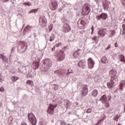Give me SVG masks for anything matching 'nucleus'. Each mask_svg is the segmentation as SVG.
I'll list each match as a JSON object with an SVG mask.
<instances>
[{
  "mask_svg": "<svg viewBox=\"0 0 125 125\" xmlns=\"http://www.w3.org/2000/svg\"><path fill=\"white\" fill-rule=\"evenodd\" d=\"M23 5H24L25 6H32V3H31V2L30 1H28V2H25V3H23Z\"/></svg>",
  "mask_w": 125,
  "mask_h": 125,
  "instance_id": "bb28decb",
  "label": "nucleus"
},
{
  "mask_svg": "<svg viewBox=\"0 0 125 125\" xmlns=\"http://www.w3.org/2000/svg\"><path fill=\"white\" fill-rule=\"evenodd\" d=\"M57 3H58V2L56 0H54L51 2V4L54 8V10H55V9L57 8V6H58Z\"/></svg>",
  "mask_w": 125,
  "mask_h": 125,
  "instance_id": "412c9836",
  "label": "nucleus"
},
{
  "mask_svg": "<svg viewBox=\"0 0 125 125\" xmlns=\"http://www.w3.org/2000/svg\"><path fill=\"white\" fill-rule=\"evenodd\" d=\"M54 39H55V37L54 36V34H51L50 39H49V41L50 42H53V41H54Z\"/></svg>",
  "mask_w": 125,
  "mask_h": 125,
  "instance_id": "cd10ccee",
  "label": "nucleus"
},
{
  "mask_svg": "<svg viewBox=\"0 0 125 125\" xmlns=\"http://www.w3.org/2000/svg\"><path fill=\"white\" fill-rule=\"evenodd\" d=\"M101 61L102 63H104V64H108L109 62L106 57H103L101 59Z\"/></svg>",
  "mask_w": 125,
  "mask_h": 125,
  "instance_id": "b1692460",
  "label": "nucleus"
},
{
  "mask_svg": "<svg viewBox=\"0 0 125 125\" xmlns=\"http://www.w3.org/2000/svg\"><path fill=\"white\" fill-rule=\"evenodd\" d=\"M114 110V109L113 108H111L109 109V112H112V111H113Z\"/></svg>",
  "mask_w": 125,
  "mask_h": 125,
  "instance_id": "13d9d810",
  "label": "nucleus"
},
{
  "mask_svg": "<svg viewBox=\"0 0 125 125\" xmlns=\"http://www.w3.org/2000/svg\"><path fill=\"white\" fill-rule=\"evenodd\" d=\"M26 83L27 84H29L30 85H31V86L33 85V82L32 81L27 80L26 81Z\"/></svg>",
  "mask_w": 125,
  "mask_h": 125,
  "instance_id": "f704fd0d",
  "label": "nucleus"
},
{
  "mask_svg": "<svg viewBox=\"0 0 125 125\" xmlns=\"http://www.w3.org/2000/svg\"><path fill=\"white\" fill-rule=\"evenodd\" d=\"M114 46L115 47H119V44H118V42H116L115 44H114Z\"/></svg>",
  "mask_w": 125,
  "mask_h": 125,
  "instance_id": "8fccbe9b",
  "label": "nucleus"
},
{
  "mask_svg": "<svg viewBox=\"0 0 125 125\" xmlns=\"http://www.w3.org/2000/svg\"><path fill=\"white\" fill-rule=\"evenodd\" d=\"M106 29L105 28H101L99 29L98 35L99 36H101L102 37H105L106 35Z\"/></svg>",
  "mask_w": 125,
  "mask_h": 125,
  "instance_id": "ddd939ff",
  "label": "nucleus"
},
{
  "mask_svg": "<svg viewBox=\"0 0 125 125\" xmlns=\"http://www.w3.org/2000/svg\"><path fill=\"white\" fill-rule=\"evenodd\" d=\"M100 124V123L98 121L97 123L96 124V125H99Z\"/></svg>",
  "mask_w": 125,
  "mask_h": 125,
  "instance_id": "0e129e2a",
  "label": "nucleus"
},
{
  "mask_svg": "<svg viewBox=\"0 0 125 125\" xmlns=\"http://www.w3.org/2000/svg\"><path fill=\"white\" fill-rule=\"evenodd\" d=\"M27 45H28V44L26 42H20V44L18 47V51H19L20 53H24V52L27 50V48H28Z\"/></svg>",
  "mask_w": 125,
  "mask_h": 125,
  "instance_id": "f257e3e1",
  "label": "nucleus"
},
{
  "mask_svg": "<svg viewBox=\"0 0 125 125\" xmlns=\"http://www.w3.org/2000/svg\"><path fill=\"white\" fill-rule=\"evenodd\" d=\"M115 81L114 79H111L110 81L107 83V86L108 88H113L114 87V85H115Z\"/></svg>",
  "mask_w": 125,
  "mask_h": 125,
  "instance_id": "f3484780",
  "label": "nucleus"
},
{
  "mask_svg": "<svg viewBox=\"0 0 125 125\" xmlns=\"http://www.w3.org/2000/svg\"><path fill=\"white\" fill-rule=\"evenodd\" d=\"M54 89H55V90H57L58 89L59 85L56 84H54Z\"/></svg>",
  "mask_w": 125,
  "mask_h": 125,
  "instance_id": "e433bc0d",
  "label": "nucleus"
},
{
  "mask_svg": "<svg viewBox=\"0 0 125 125\" xmlns=\"http://www.w3.org/2000/svg\"><path fill=\"white\" fill-rule=\"evenodd\" d=\"M103 7L104 10H107L109 9V6L111 4V2L108 1V0H105L104 2H103Z\"/></svg>",
  "mask_w": 125,
  "mask_h": 125,
  "instance_id": "2eb2a0df",
  "label": "nucleus"
},
{
  "mask_svg": "<svg viewBox=\"0 0 125 125\" xmlns=\"http://www.w3.org/2000/svg\"><path fill=\"white\" fill-rule=\"evenodd\" d=\"M91 96L93 97H96L98 95V91L96 89L93 90V91L91 93Z\"/></svg>",
  "mask_w": 125,
  "mask_h": 125,
  "instance_id": "5701e85b",
  "label": "nucleus"
},
{
  "mask_svg": "<svg viewBox=\"0 0 125 125\" xmlns=\"http://www.w3.org/2000/svg\"><path fill=\"white\" fill-rule=\"evenodd\" d=\"M60 124H61V125H67V124L65 122L62 121L60 122Z\"/></svg>",
  "mask_w": 125,
  "mask_h": 125,
  "instance_id": "79ce46f5",
  "label": "nucleus"
},
{
  "mask_svg": "<svg viewBox=\"0 0 125 125\" xmlns=\"http://www.w3.org/2000/svg\"><path fill=\"white\" fill-rule=\"evenodd\" d=\"M9 120H10V121H11V122L12 121V117L11 116H10L9 117Z\"/></svg>",
  "mask_w": 125,
  "mask_h": 125,
  "instance_id": "4d7b16f0",
  "label": "nucleus"
},
{
  "mask_svg": "<svg viewBox=\"0 0 125 125\" xmlns=\"http://www.w3.org/2000/svg\"><path fill=\"white\" fill-rule=\"evenodd\" d=\"M67 71H68V73H67V76H69V74H73L74 73L73 71H70L69 69H68Z\"/></svg>",
  "mask_w": 125,
  "mask_h": 125,
  "instance_id": "37998d69",
  "label": "nucleus"
},
{
  "mask_svg": "<svg viewBox=\"0 0 125 125\" xmlns=\"http://www.w3.org/2000/svg\"><path fill=\"white\" fill-rule=\"evenodd\" d=\"M15 49V47H13L12 48V50L11 51V54L10 55V59H9V60L10 61H11V56H12V52H14V50Z\"/></svg>",
  "mask_w": 125,
  "mask_h": 125,
  "instance_id": "c85d7f7f",
  "label": "nucleus"
},
{
  "mask_svg": "<svg viewBox=\"0 0 125 125\" xmlns=\"http://www.w3.org/2000/svg\"><path fill=\"white\" fill-rule=\"evenodd\" d=\"M33 65L34 66V69L37 70V69H39V67H40V62H35L33 63Z\"/></svg>",
  "mask_w": 125,
  "mask_h": 125,
  "instance_id": "393cba45",
  "label": "nucleus"
},
{
  "mask_svg": "<svg viewBox=\"0 0 125 125\" xmlns=\"http://www.w3.org/2000/svg\"><path fill=\"white\" fill-rule=\"evenodd\" d=\"M121 117V115H116L113 119V120H114V121H116V122H118V120H119V119H120V117Z\"/></svg>",
  "mask_w": 125,
  "mask_h": 125,
  "instance_id": "473e14b6",
  "label": "nucleus"
},
{
  "mask_svg": "<svg viewBox=\"0 0 125 125\" xmlns=\"http://www.w3.org/2000/svg\"><path fill=\"white\" fill-rule=\"evenodd\" d=\"M28 118L29 122L32 125H37V118L33 113H29L28 115Z\"/></svg>",
  "mask_w": 125,
  "mask_h": 125,
  "instance_id": "20e7f679",
  "label": "nucleus"
},
{
  "mask_svg": "<svg viewBox=\"0 0 125 125\" xmlns=\"http://www.w3.org/2000/svg\"><path fill=\"white\" fill-rule=\"evenodd\" d=\"M107 17H108V15H107V14L103 13L100 15H99L98 16H96V19L97 20H106Z\"/></svg>",
  "mask_w": 125,
  "mask_h": 125,
  "instance_id": "9d476101",
  "label": "nucleus"
},
{
  "mask_svg": "<svg viewBox=\"0 0 125 125\" xmlns=\"http://www.w3.org/2000/svg\"><path fill=\"white\" fill-rule=\"evenodd\" d=\"M79 67L82 69H86V64L83 60H81L78 63Z\"/></svg>",
  "mask_w": 125,
  "mask_h": 125,
  "instance_id": "4468645a",
  "label": "nucleus"
},
{
  "mask_svg": "<svg viewBox=\"0 0 125 125\" xmlns=\"http://www.w3.org/2000/svg\"><path fill=\"white\" fill-rule=\"evenodd\" d=\"M125 88V80H122L120 82V89L123 90Z\"/></svg>",
  "mask_w": 125,
  "mask_h": 125,
  "instance_id": "6ab92c4d",
  "label": "nucleus"
},
{
  "mask_svg": "<svg viewBox=\"0 0 125 125\" xmlns=\"http://www.w3.org/2000/svg\"><path fill=\"white\" fill-rule=\"evenodd\" d=\"M96 2H98V1H99V0H95Z\"/></svg>",
  "mask_w": 125,
  "mask_h": 125,
  "instance_id": "338daca9",
  "label": "nucleus"
},
{
  "mask_svg": "<svg viewBox=\"0 0 125 125\" xmlns=\"http://www.w3.org/2000/svg\"><path fill=\"white\" fill-rule=\"evenodd\" d=\"M5 57V55H3L2 54H0V59H1L2 61L3 60Z\"/></svg>",
  "mask_w": 125,
  "mask_h": 125,
  "instance_id": "c9c22d12",
  "label": "nucleus"
},
{
  "mask_svg": "<svg viewBox=\"0 0 125 125\" xmlns=\"http://www.w3.org/2000/svg\"><path fill=\"white\" fill-rule=\"evenodd\" d=\"M64 105V106H65L66 109H68V108H70V107H71V106L72 105V103H71L70 101L66 100L65 101Z\"/></svg>",
  "mask_w": 125,
  "mask_h": 125,
  "instance_id": "a211bd4d",
  "label": "nucleus"
},
{
  "mask_svg": "<svg viewBox=\"0 0 125 125\" xmlns=\"http://www.w3.org/2000/svg\"><path fill=\"white\" fill-rule=\"evenodd\" d=\"M65 125H72V124H66Z\"/></svg>",
  "mask_w": 125,
  "mask_h": 125,
  "instance_id": "774afa93",
  "label": "nucleus"
},
{
  "mask_svg": "<svg viewBox=\"0 0 125 125\" xmlns=\"http://www.w3.org/2000/svg\"><path fill=\"white\" fill-rule=\"evenodd\" d=\"M0 1L4 3V2H7V1H9V0H0Z\"/></svg>",
  "mask_w": 125,
  "mask_h": 125,
  "instance_id": "09e8293b",
  "label": "nucleus"
},
{
  "mask_svg": "<svg viewBox=\"0 0 125 125\" xmlns=\"http://www.w3.org/2000/svg\"><path fill=\"white\" fill-rule=\"evenodd\" d=\"M115 34H116V32L115 31H112L111 32V34L109 36V38H113V36H115Z\"/></svg>",
  "mask_w": 125,
  "mask_h": 125,
  "instance_id": "2f4dec72",
  "label": "nucleus"
},
{
  "mask_svg": "<svg viewBox=\"0 0 125 125\" xmlns=\"http://www.w3.org/2000/svg\"><path fill=\"white\" fill-rule=\"evenodd\" d=\"M81 53H82V50L79 49L73 54V56L75 58H79L81 55Z\"/></svg>",
  "mask_w": 125,
  "mask_h": 125,
  "instance_id": "dca6fc26",
  "label": "nucleus"
},
{
  "mask_svg": "<svg viewBox=\"0 0 125 125\" xmlns=\"http://www.w3.org/2000/svg\"><path fill=\"white\" fill-rule=\"evenodd\" d=\"M105 106L106 108H108V107H109L110 106V104H109L108 102L105 103Z\"/></svg>",
  "mask_w": 125,
  "mask_h": 125,
  "instance_id": "49530a36",
  "label": "nucleus"
},
{
  "mask_svg": "<svg viewBox=\"0 0 125 125\" xmlns=\"http://www.w3.org/2000/svg\"><path fill=\"white\" fill-rule=\"evenodd\" d=\"M111 79L116 81H118V76H117V70L116 69H111L109 71V74Z\"/></svg>",
  "mask_w": 125,
  "mask_h": 125,
  "instance_id": "39448f33",
  "label": "nucleus"
},
{
  "mask_svg": "<svg viewBox=\"0 0 125 125\" xmlns=\"http://www.w3.org/2000/svg\"><path fill=\"white\" fill-rule=\"evenodd\" d=\"M89 12H90V6L84 5L82 12V15H87Z\"/></svg>",
  "mask_w": 125,
  "mask_h": 125,
  "instance_id": "0eeeda50",
  "label": "nucleus"
},
{
  "mask_svg": "<svg viewBox=\"0 0 125 125\" xmlns=\"http://www.w3.org/2000/svg\"><path fill=\"white\" fill-rule=\"evenodd\" d=\"M71 30H72V28L70 25H69L68 23H65L64 24L62 28L63 32H64V33H69V32H71Z\"/></svg>",
  "mask_w": 125,
  "mask_h": 125,
  "instance_id": "1a4fd4ad",
  "label": "nucleus"
},
{
  "mask_svg": "<svg viewBox=\"0 0 125 125\" xmlns=\"http://www.w3.org/2000/svg\"><path fill=\"white\" fill-rule=\"evenodd\" d=\"M111 47H112V45H111V44H109L106 48H105V50H109V48H111Z\"/></svg>",
  "mask_w": 125,
  "mask_h": 125,
  "instance_id": "ea45409f",
  "label": "nucleus"
},
{
  "mask_svg": "<svg viewBox=\"0 0 125 125\" xmlns=\"http://www.w3.org/2000/svg\"><path fill=\"white\" fill-rule=\"evenodd\" d=\"M39 21L40 22L41 26L42 28H44L46 27V24H47V21L46 20V18L45 17H41L39 19Z\"/></svg>",
  "mask_w": 125,
  "mask_h": 125,
  "instance_id": "6e6552de",
  "label": "nucleus"
},
{
  "mask_svg": "<svg viewBox=\"0 0 125 125\" xmlns=\"http://www.w3.org/2000/svg\"><path fill=\"white\" fill-rule=\"evenodd\" d=\"M88 93V87L87 85L83 86L82 87V95L83 96H86Z\"/></svg>",
  "mask_w": 125,
  "mask_h": 125,
  "instance_id": "9b49d317",
  "label": "nucleus"
},
{
  "mask_svg": "<svg viewBox=\"0 0 125 125\" xmlns=\"http://www.w3.org/2000/svg\"><path fill=\"white\" fill-rule=\"evenodd\" d=\"M2 61V62H4L5 63H8V59L6 56H5Z\"/></svg>",
  "mask_w": 125,
  "mask_h": 125,
  "instance_id": "7c9ffc66",
  "label": "nucleus"
},
{
  "mask_svg": "<svg viewBox=\"0 0 125 125\" xmlns=\"http://www.w3.org/2000/svg\"><path fill=\"white\" fill-rule=\"evenodd\" d=\"M81 24L82 25H84V21H83V20H81Z\"/></svg>",
  "mask_w": 125,
  "mask_h": 125,
  "instance_id": "3c124183",
  "label": "nucleus"
},
{
  "mask_svg": "<svg viewBox=\"0 0 125 125\" xmlns=\"http://www.w3.org/2000/svg\"><path fill=\"white\" fill-rule=\"evenodd\" d=\"M0 91L1 92H4V87L3 86H1L0 87Z\"/></svg>",
  "mask_w": 125,
  "mask_h": 125,
  "instance_id": "58836bf2",
  "label": "nucleus"
},
{
  "mask_svg": "<svg viewBox=\"0 0 125 125\" xmlns=\"http://www.w3.org/2000/svg\"><path fill=\"white\" fill-rule=\"evenodd\" d=\"M55 50V47H53L52 48V51H54Z\"/></svg>",
  "mask_w": 125,
  "mask_h": 125,
  "instance_id": "bf43d9fd",
  "label": "nucleus"
},
{
  "mask_svg": "<svg viewBox=\"0 0 125 125\" xmlns=\"http://www.w3.org/2000/svg\"><path fill=\"white\" fill-rule=\"evenodd\" d=\"M61 45H62V44L61 43H58L56 44V46L57 47H59L61 46Z\"/></svg>",
  "mask_w": 125,
  "mask_h": 125,
  "instance_id": "a18cd8bd",
  "label": "nucleus"
},
{
  "mask_svg": "<svg viewBox=\"0 0 125 125\" xmlns=\"http://www.w3.org/2000/svg\"><path fill=\"white\" fill-rule=\"evenodd\" d=\"M103 119H100V120H99V121H98V122H100V123H101V122L102 121H103Z\"/></svg>",
  "mask_w": 125,
  "mask_h": 125,
  "instance_id": "052dcab7",
  "label": "nucleus"
},
{
  "mask_svg": "<svg viewBox=\"0 0 125 125\" xmlns=\"http://www.w3.org/2000/svg\"><path fill=\"white\" fill-rule=\"evenodd\" d=\"M3 82V79L1 77V74H0V83H2Z\"/></svg>",
  "mask_w": 125,
  "mask_h": 125,
  "instance_id": "de8ad7c7",
  "label": "nucleus"
},
{
  "mask_svg": "<svg viewBox=\"0 0 125 125\" xmlns=\"http://www.w3.org/2000/svg\"><path fill=\"white\" fill-rule=\"evenodd\" d=\"M96 39H97V37L96 36H94L92 40H94V41H96Z\"/></svg>",
  "mask_w": 125,
  "mask_h": 125,
  "instance_id": "5fc2aeb1",
  "label": "nucleus"
},
{
  "mask_svg": "<svg viewBox=\"0 0 125 125\" xmlns=\"http://www.w3.org/2000/svg\"><path fill=\"white\" fill-rule=\"evenodd\" d=\"M57 104H50L48 110H47V112L48 113V114L53 116V115H54V109H55V108H56V107H57Z\"/></svg>",
  "mask_w": 125,
  "mask_h": 125,
  "instance_id": "7ed1b4c3",
  "label": "nucleus"
},
{
  "mask_svg": "<svg viewBox=\"0 0 125 125\" xmlns=\"http://www.w3.org/2000/svg\"><path fill=\"white\" fill-rule=\"evenodd\" d=\"M103 119H100V120H99V121H98V122H100V123H101V122L102 121H103Z\"/></svg>",
  "mask_w": 125,
  "mask_h": 125,
  "instance_id": "680f3d73",
  "label": "nucleus"
},
{
  "mask_svg": "<svg viewBox=\"0 0 125 125\" xmlns=\"http://www.w3.org/2000/svg\"><path fill=\"white\" fill-rule=\"evenodd\" d=\"M25 70H27V69H28V68H29V66H25Z\"/></svg>",
  "mask_w": 125,
  "mask_h": 125,
  "instance_id": "e2e57ef3",
  "label": "nucleus"
},
{
  "mask_svg": "<svg viewBox=\"0 0 125 125\" xmlns=\"http://www.w3.org/2000/svg\"><path fill=\"white\" fill-rule=\"evenodd\" d=\"M120 56V61L121 62H124V63H125V55H121L119 56Z\"/></svg>",
  "mask_w": 125,
  "mask_h": 125,
  "instance_id": "a878e982",
  "label": "nucleus"
},
{
  "mask_svg": "<svg viewBox=\"0 0 125 125\" xmlns=\"http://www.w3.org/2000/svg\"><path fill=\"white\" fill-rule=\"evenodd\" d=\"M93 30H94V28L93 27V26H92L91 27V30H92V32H91V34H93Z\"/></svg>",
  "mask_w": 125,
  "mask_h": 125,
  "instance_id": "864d4df0",
  "label": "nucleus"
},
{
  "mask_svg": "<svg viewBox=\"0 0 125 125\" xmlns=\"http://www.w3.org/2000/svg\"><path fill=\"white\" fill-rule=\"evenodd\" d=\"M34 37H37V35L36 34V33H34Z\"/></svg>",
  "mask_w": 125,
  "mask_h": 125,
  "instance_id": "69168bd1",
  "label": "nucleus"
},
{
  "mask_svg": "<svg viewBox=\"0 0 125 125\" xmlns=\"http://www.w3.org/2000/svg\"><path fill=\"white\" fill-rule=\"evenodd\" d=\"M43 64L44 65V71L46 72L47 70H49L52 66V62L49 59H46L42 61Z\"/></svg>",
  "mask_w": 125,
  "mask_h": 125,
  "instance_id": "f03ea898",
  "label": "nucleus"
},
{
  "mask_svg": "<svg viewBox=\"0 0 125 125\" xmlns=\"http://www.w3.org/2000/svg\"><path fill=\"white\" fill-rule=\"evenodd\" d=\"M57 59L58 61H63L65 59V53L64 51L60 50L58 54L57 55Z\"/></svg>",
  "mask_w": 125,
  "mask_h": 125,
  "instance_id": "423d86ee",
  "label": "nucleus"
},
{
  "mask_svg": "<svg viewBox=\"0 0 125 125\" xmlns=\"http://www.w3.org/2000/svg\"><path fill=\"white\" fill-rule=\"evenodd\" d=\"M35 12H38V9H32V10H31L29 12V13L30 14V13H34Z\"/></svg>",
  "mask_w": 125,
  "mask_h": 125,
  "instance_id": "72a5a7b5",
  "label": "nucleus"
},
{
  "mask_svg": "<svg viewBox=\"0 0 125 125\" xmlns=\"http://www.w3.org/2000/svg\"><path fill=\"white\" fill-rule=\"evenodd\" d=\"M88 67L89 69H92L94 67V62L92 59L89 58L87 60Z\"/></svg>",
  "mask_w": 125,
  "mask_h": 125,
  "instance_id": "f8f14e48",
  "label": "nucleus"
},
{
  "mask_svg": "<svg viewBox=\"0 0 125 125\" xmlns=\"http://www.w3.org/2000/svg\"><path fill=\"white\" fill-rule=\"evenodd\" d=\"M92 112V109L91 108H88L86 111V113H87L88 114H89Z\"/></svg>",
  "mask_w": 125,
  "mask_h": 125,
  "instance_id": "4c0bfd02",
  "label": "nucleus"
},
{
  "mask_svg": "<svg viewBox=\"0 0 125 125\" xmlns=\"http://www.w3.org/2000/svg\"><path fill=\"white\" fill-rule=\"evenodd\" d=\"M19 78L17 77H16V76H13L12 78H11V80L13 82H16V81H18V80L19 79Z\"/></svg>",
  "mask_w": 125,
  "mask_h": 125,
  "instance_id": "c756f323",
  "label": "nucleus"
},
{
  "mask_svg": "<svg viewBox=\"0 0 125 125\" xmlns=\"http://www.w3.org/2000/svg\"><path fill=\"white\" fill-rule=\"evenodd\" d=\"M111 98H112V97H111V94H110L109 95L107 96V101H110Z\"/></svg>",
  "mask_w": 125,
  "mask_h": 125,
  "instance_id": "c03bdc74",
  "label": "nucleus"
},
{
  "mask_svg": "<svg viewBox=\"0 0 125 125\" xmlns=\"http://www.w3.org/2000/svg\"><path fill=\"white\" fill-rule=\"evenodd\" d=\"M21 125H27V123H26V122H23L21 123Z\"/></svg>",
  "mask_w": 125,
  "mask_h": 125,
  "instance_id": "6e6d98bb",
  "label": "nucleus"
},
{
  "mask_svg": "<svg viewBox=\"0 0 125 125\" xmlns=\"http://www.w3.org/2000/svg\"><path fill=\"white\" fill-rule=\"evenodd\" d=\"M122 4L124 6L125 5V0H122Z\"/></svg>",
  "mask_w": 125,
  "mask_h": 125,
  "instance_id": "603ef678",
  "label": "nucleus"
},
{
  "mask_svg": "<svg viewBox=\"0 0 125 125\" xmlns=\"http://www.w3.org/2000/svg\"><path fill=\"white\" fill-rule=\"evenodd\" d=\"M53 28V26L52 25H51L50 26H49V32H51L52 31V28Z\"/></svg>",
  "mask_w": 125,
  "mask_h": 125,
  "instance_id": "a19ab883",
  "label": "nucleus"
},
{
  "mask_svg": "<svg viewBox=\"0 0 125 125\" xmlns=\"http://www.w3.org/2000/svg\"><path fill=\"white\" fill-rule=\"evenodd\" d=\"M32 29H33V26L27 25L25 27L23 30V32H30L31 31V30H32Z\"/></svg>",
  "mask_w": 125,
  "mask_h": 125,
  "instance_id": "aec40b11",
  "label": "nucleus"
},
{
  "mask_svg": "<svg viewBox=\"0 0 125 125\" xmlns=\"http://www.w3.org/2000/svg\"><path fill=\"white\" fill-rule=\"evenodd\" d=\"M100 100L102 102V103H106V102H107V97H106V95H104L102 96L100 99Z\"/></svg>",
  "mask_w": 125,
  "mask_h": 125,
  "instance_id": "4be33fe9",
  "label": "nucleus"
}]
</instances>
